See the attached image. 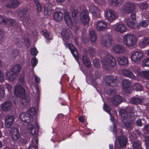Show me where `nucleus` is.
Returning a JSON list of instances; mask_svg holds the SVG:
<instances>
[{"instance_id":"1","label":"nucleus","mask_w":149,"mask_h":149,"mask_svg":"<svg viewBox=\"0 0 149 149\" xmlns=\"http://www.w3.org/2000/svg\"><path fill=\"white\" fill-rule=\"evenodd\" d=\"M14 93L16 96L21 98L22 104L26 107L30 101V97L29 95H26L25 89L20 85L15 88Z\"/></svg>"},{"instance_id":"2","label":"nucleus","mask_w":149,"mask_h":149,"mask_svg":"<svg viewBox=\"0 0 149 149\" xmlns=\"http://www.w3.org/2000/svg\"><path fill=\"white\" fill-rule=\"evenodd\" d=\"M27 128L32 135H35L33 136V139L31 140V144L30 145L28 149H37L38 139L37 135L39 129L35 125L31 124L28 125Z\"/></svg>"},{"instance_id":"3","label":"nucleus","mask_w":149,"mask_h":149,"mask_svg":"<svg viewBox=\"0 0 149 149\" xmlns=\"http://www.w3.org/2000/svg\"><path fill=\"white\" fill-rule=\"evenodd\" d=\"M119 114L123 118L122 120L125 128L128 130H131L133 127V122L131 120L127 117V113L126 111L121 109L119 112Z\"/></svg>"},{"instance_id":"4","label":"nucleus","mask_w":149,"mask_h":149,"mask_svg":"<svg viewBox=\"0 0 149 149\" xmlns=\"http://www.w3.org/2000/svg\"><path fill=\"white\" fill-rule=\"evenodd\" d=\"M102 63L106 69L113 68L117 65L115 58L111 55L107 56L105 58L102 59Z\"/></svg>"},{"instance_id":"5","label":"nucleus","mask_w":149,"mask_h":149,"mask_svg":"<svg viewBox=\"0 0 149 149\" xmlns=\"http://www.w3.org/2000/svg\"><path fill=\"white\" fill-rule=\"evenodd\" d=\"M116 140L118 141L119 143V145L116 144V141L115 142V149H123V148H125L127 142V137L122 135L116 137Z\"/></svg>"},{"instance_id":"6","label":"nucleus","mask_w":149,"mask_h":149,"mask_svg":"<svg viewBox=\"0 0 149 149\" xmlns=\"http://www.w3.org/2000/svg\"><path fill=\"white\" fill-rule=\"evenodd\" d=\"M123 42L127 46H132L136 43L135 39L132 35H125L123 37Z\"/></svg>"},{"instance_id":"7","label":"nucleus","mask_w":149,"mask_h":149,"mask_svg":"<svg viewBox=\"0 0 149 149\" xmlns=\"http://www.w3.org/2000/svg\"><path fill=\"white\" fill-rule=\"evenodd\" d=\"M105 16L107 19L110 22L117 18V15L114 10H104Z\"/></svg>"},{"instance_id":"8","label":"nucleus","mask_w":149,"mask_h":149,"mask_svg":"<svg viewBox=\"0 0 149 149\" xmlns=\"http://www.w3.org/2000/svg\"><path fill=\"white\" fill-rule=\"evenodd\" d=\"M143 56V53L141 52H136L133 53L131 56L132 61L136 64H139Z\"/></svg>"},{"instance_id":"9","label":"nucleus","mask_w":149,"mask_h":149,"mask_svg":"<svg viewBox=\"0 0 149 149\" xmlns=\"http://www.w3.org/2000/svg\"><path fill=\"white\" fill-rule=\"evenodd\" d=\"M18 13L20 17H22L24 21L27 24H29L31 22L29 15L27 14L28 10H18Z\"/></svg>"},{"instance_id":"10","label":"nucleus","mask_w":149,"mask_h":149,"mask_svg":"<svg viewBox=\"0 0 149 149\" xmlns=\"http://www.w3.org/2000/svg\"><path fill=\"white\" fill-rule=\"evenodd\" d=\"M105 81L107 85L111 87H115L118 84L116 78L111 76H107L105 79Z\"/></svg>"},{"instance_id":"11","label":"nucleus","mask_w":149,"mask_h":149,"mask_svg":"<svg viewBox=\"0 0 149 149\" xmlns=\"http://www.w3.org/2000/svg\"><path fill=\"white\" fill-rule=\"evenodd\" d=\"M19 118L22 122L27 123L32 122L33 120V117L27 112L21 113L19 115Z\"/></svg>"},{"instance_id":"12","label":"nucleus","mask_w":149,"mask_h":149,"mask_svg":"<svg viewBox=\"0 0 149 149\" xmlns=\"http://www.w3.org/2000/svg\"><path fill=\"white\" fill-rule=\"evenodd\" d=\"M131 81L128 79H124L122 83L123 88L126 92L130 93L132 91V87Z\"/></svg>"},{"instance_id":"13","label":"nucleus","mask_w":149,"mask_h":149,"mask_svg":"<svg viewBox=\"0 0 149 149\" xmlns=\"http://www.w3.org/2000/svg\"><path fill=\"white\" fill-rule=\"evenodd\" d=\"M89 13L86 10H83L80 14V18L82 23L84 24H87L89 22Z\"/></svg>"},{"instance_id":"14","label":"nucleus","mask_w":149,"mask_h":149,"mask_svg":"<svg viewBox=\"0 0 149 149\" xmlns=\"http://www.w3.org/2000/svg\"><path fill=\"white\" fill-rule=\"evenodd\" d=\"M68 46L75 59L77 61H78L79 60V56L77 49L71 43H69Z\"/></svg>"},{"instance_id":"15","label":"nucleus","mask_w":149,"mask_h":149,"mask_svg":"<svg viewBox=\"0 0 149 149\" xmlns=\"http://www.w3.org/2000/svg\"><path fill=\"white\" fill-rule=\"evenodd\" d=\"M112 41L111 36L107 34L102 38V43L104 46L109 47L112 45Z\"/></svg>"},{"instance_id":"16","label":"nucleus","mask_w":149,"mask_h":149,"mask_svg":"<svg viewBox=\"0 0 149 149\" xmlns=\"http://www.w3.org/2000/svg\"><path fill=\"white\" fill-rule=\"evenodd\" d=\"M15 119V117L13 115H8L7 116L5 119V125L7 128L10 127L13 124Z\"/></svg>"},{"instance_id":"17","label":"nucleus","mask_w":149,"mask_h":149,"mask_svg":"<svg viewBox=\"0 0 149 149\" xmlns=\"http://www.w3.org/2000/svg\"><path fill=\"white\" fill-rule=\"evenodd\" d=\"M13 106V104L11 102L7 101L2 104L1 108L3 111H8L12 109Z\"/></svg>"},{"instance_id":"18","label":"nucleus","mask_w":149,"mask_h":149,"mask_svg":"<svg viewBox=\"0 0 149 149\" xmlns=\"http://www.w3.org/2000/svg\"><path fill=\"white\" fill-rule=\"evenodd\" d=\"M123 97L119 95H115L111 98V101L115 106H117L122 102Z\"/></svg>"},{"instance_id":"19","label":"nucleus","mask_w":149,"mask_h":149,"mask_svg":"<svg viewBox=\"0 0 149 149\" xmlns=\"http://www.w3.org/2000/svg\"><path fill=\"white\" fill-rule=\"evenodd\" d=\"M61 35L64 39L67 40L70 38L72 36V34L70 31L68 29H63L62 30Z\"/></svg>"},{"instance_id":"20","label":"nucleus","mask_w":149,"mask_h":149,"mask_svg":"<svg viewBox=\"0 0 149 149\" xmlns=\"http://www.w3.org/2000/svg\"><path fill=\"white\" fill-rule=\"evenodd\" d=\"M130 139L131 140V143L132 144L133 149H143L141 146V144L140 141H137L136 139Z\"/></svg>"},{"instance_id":"21","label":"nucleus","mask_w":149,"mask_h":149,"mask_svg":"<svg viewBox=\"0 0 149 149\" xmlns=\"http://www.w3.org/2000/svg\"><path fill=\"white\" fill-rule=\"evenodd\" d=\"M107 27V22L103 21H100L98 22L97 24V29L100 31L105 30Z\"/></svg>"},{"instance_id":"22","label":"nucleus","mask_w":149,"mask_h":149,"mask_svg":"<svg viewBox=\"0 0 149 149\" xmlns=\"http://www.w3.org/2000/svg\"><path fill=\"white\" fill-rule=\"evenodd\" d=\"M63 16V13L61 12L57 11L54 13L53 18L54 20L57 22L62 20Z\"/></svg>"},{"instance_id":"23","label":"nucleus","mask_w":149,"mask_h":149,"mask_svg":"<svg viewBox=\"0 0 149 149\" xmlns=\"http://www.w3.org/2000/svg\"><path fill=\"white\" fill-rule=\"evenodd\" d=\"M137 6V4L134 3L127 2L124 4L123 9H135Z\"/></svg>"},{"instance_id":"24","label":"nucleus","mask_w":149,"mask_h":149,"mask_svg":"<svg viewBox=\"0 0 149 149\" xmlns=\"http://www.w3.org/2000/svg\"><path fill=\"white\" fill-rule=\"evenodd\" d=\"M127 26L131 28L137 29L139 26L138 24L135 23L134 20H132L130 18H129L127 20Z\"/></svg>"},{"instance_id":"25","label":"nucleus","mask_w":149,"mask_h":149,"mask_svg":"<svg viewBox=\"0 0 149 149\" xmlns=\"http://www.w3.org/2000/svg\"><path fill=\"white\" fill-rule=\"evenodd\" d=\"M41 33L49 41L52 40L53 38L52 34L46 29L42 30Z\"/></svg>"},{"instance_id":"26","label":"nucleus","mask_w":149,"mask_h":149,"mask_svg":"<svg viewBox=\"0 0 149 149\" xmlns=\"http://www.w3.org/2000/svg\"><path fill=\"white\" fill-rule=\"evenodd\" d=\"M122 73L123 75L130 78L133 79L135 78L134 75L132 72L127 69L123 70Z\"/></svg>"},{"instance_id":"27","label":"nucleus","mask_w":149,"mask_h":149,"mask_svg":"<svg viewBox=\"0 0 149 149\" xmlns=\"http://www.w3.org/2000/svg\"><path fill=\"white\" fill-rule=\"evenodd\" d=\"M113 50L115 53L117 54L123 53L125 52L124 48L120 45H117L114 46Z\"/></svg>"},{"instance_id":"28","label":"nucleus","mask_w":149,"mask_h":149,"mask_svg":"<svg viewBox=\"0 0 149 149\" xmlns=\"http://www.w3.org/2000/svg\"><path fill=\"white\" fill-rule=\"evenodd\" d=\"M6 21L5 24L8 27L13 26L16 22L15 19L9 17H6Z\"/></svg>"},{"instance_id":"29","label":"nucleus","mask_w":149,"mask_h":149,"mask_svg":"<svg viewBox=\"0 0 149 149\" xmlns=\"http://www.w3.org/2000/svg\"><path fill=\"white\" fill-rule=\"evenodd\" d=\"M139 47L142 48H143L146 46L149 45V38H145L142 41L139 42Z\"/></svg>"},{"instance_id":"30","label":"nucleus","mask_w":149,"mask_h":149,"mask_svg":"<svg viewBox=\"0 0 149 149\" xmlns=\"http://www.w3.org/2000/svg\"><path fill=\"white\" fill-rule=\"evenodd\" d=\"M118 63L122 65H126L128 63V61L127 58L124 56L119 57L117 59Z\"/></svg>"},{"instance_id":"31","label":"nucleus","mask_w":149,"mask_h":149,"mask_svg":"<svg viewBox=\"0 0 149 149\" xmlns=\"http://www.w3.org/2000/svg\"><path fill=\"white\" fill-rule=\"evenodd\" d=\"M116 30L118 32L120 33H123L125 32L127 30L126 26L123 24H119L116 27Z\"/></svg>"},{"instance_id":"32","label":"nucleus","mask_w":149,"mask_h":149,"mask_svg":"<svg viewBox=\"0 0 149 149\" xmlns=\"http://www.w3.org/2000/svg\"><path fill=\"white\" fill-rule=\"evenodd\" d=\"M19 4V2L17 0H12L6 6L8 8H15Z\"/></svg>"},{"instance_id":"33","label":"nucleus","mask_w":149,"mask_h":149,"mask_svg":"<svg viewBox=\"0 0 149 149\" xmlns=\"http://www.w3.org/2000/svg\"><path fill=\"white\" fill-rule=\"evenodd\" d=\"M17 76L11 71L7 72L6 74V77L9 81H13Z\"/></svg>"},{"instance_id":"34","label":"nucleus","mask_w":149,"mask_h":149,"mask_svg":"<svg viewBox=\"0 0 149 149\" xmlns=\"http://www.w3.org/2000/svg\"><path fill=\"white\" fill-rule=\"evenodd\" d=\"M21 70V67L19 64H17L14 66L12 68L11 72L18 75L20 73Z\"/></svg>"},{"instance_id":"35","label":"nucleus","mask_w":149,"mask_h":149,"mask_svg":"<svg viewBox=\"0 0 149 149\" xmlns=\"http://www.w3.org/2000/svg\"><path fill=\"white\" fill-rule=\"evenodd\" d=\"M143 100V99L141 98L133 97L131 98V102L133 104L137 105L140 104Z\"/></svg>"},{"instance_id":"36","label":"nucleus","mask_w":149,"mask_h":149,"mask_svg":"<svg viewBox=\"0 0 149 149\" xmlns=\"http://www.w3.org/2000/svg\"><path fill=\"white\" fill-rule=\"evenodd\" d=\"M132 70L134 72L140 77H141L143 71L141 70L140 68L137 66H135L133 67Z\"/></svg>"},{"instance_id":"37","label":"nucleus","mask_w":149,"mask_h":149,"mask_svg":"<svg viewBox=\"0 0 149 149\" xmlns=\"http://www.w3.org/2000/svg\"><path fill=\"white\" fill-rule=\"evenodd\" d=\"M111 132L113 133V134L115 137H117V125H116L115 122L113 123V125L111 126Z\"/></svg>"},{"instance_id":"38","label":"nucleus","mask_w":149,"mask_h":149,"mask_svg":"<svg viewBox=\"0 0 149 149\" xmlns=\"http://www.w3.org/2000/svg\"><path fill=\"white\" fill-rule=\"evenodd\" d=\"M90 40L93 42H95L97 40V35L95 31L93 30H91L89 32Z\"/></svg>"},{"instance_id":"39","label":"nucleus","mask_w":149,"mask_h":149,"mask_svg":"<svg viewBox=\"0 0 149 149\" xmlns=\"http://www.w3.org/2000/svg\"><path fill=\"white\" fill-rule=\"evenodd\" d=\"M82 60L84 64L87 67H89L91 65L89 59L85 55L82 56Z\"/></svg>"},{"instance_id":"40","label":"nucleus","mask_w":149,"mask_h":149,"mask_svg":"<svg viewBox=\"0 0 149 149\" xmlns=\"http://www.w3.org/2000/svg\"><path fill=\"white\" fill-rule=\"evenodd\" d=\"M126 10L125 12H127V13H131V19L134 21H135L136 20V15L135 12H134L135 10Z\"/></svg>"},{"instance_id":"41","label":"nucleus","mask_w":149,"mask_h":149,"mask_svg":"<svg viewBox=\"0 0 149 149\" xmlns=\"http://www.w3.org/2000/svg\"><path fill=\"white\" fill-rule=\"evenodd\" d=\"M137 6H138L141 9H146L148 7V3L146 2L137 4Z\"/></svg>"},{"instance_id":"42","label":"nucleus","mask_w":149,"mask_h":149,"mask_svg":"<svg viewBox=\"0 0 149 149\" xmlns=\"http://www.w3.org/2000/svg\"><path fill=\"white\" fill-rule=\"evenodd\" d=\"M92 14L94 17L99 18L101 17L100 10H93Z\"/></svg>"},{"instance_id":"43","label":"nucleus","mask_w":149,"mask_h":149,"mask_svg":"<svg viewBox=\"0 0 149 149\" xmlns=\"http://www.w3.org/2000/svg\"><path fill=\"white\" fill-rule=\"evenodd\" d=\"M149 22H148L146 20H143L141 21L138 24L139 26L137 29H139L140 26L143 27H146L148 25Z\"/></svg>"},{"instance_id":"44","label":"nucleus","mask_w":149,"mask_h":149,"mask_svg":"<svg viewBox=\"0 0 149 149\" xmlns=\"http://www.w3.org/2000/svg\"><path fill=\"white\" fill-rule=\"evenodd\" d=\"M20 136V134L19 133H17V134L16 133L15 134H14V133L10 134V137L14 141L17 140Z\"/></svg>"},{"instance_id":"45","label":"nucleus","mask_w":149,"mask_h":149,"mask_svg":"<svg viewBox=\"0 0 149 149\" xmlns=\"http://www.w3.org/2000/svg\"><path fill=\"white\" fill-rule=\"evenodd\" d=\"M65 22L66 24L69 26L72 25V20L70 16L67 17V18H64Z\"/></svg>"},{"instance_id":"46","label":"nucleus","mask_w":149,"mask_h":149,"mask_svg":"<svg viewBox=\"0 0 149 149\" xmlns=\"http://www.w3.org/2000/svg\"><path fill=\"white\" fill-rule=\"evenodd\" d=\"M27 112L29 114V115H31L32 117H33V116L36 113V111L35 108L32 107L30 108Z\"/></svg>"},{"instance_id":"47","label":"nucleus","mask_w":149,"mask_h":149,"mask_svg":"<svg viewBox=\"0 0 149 149\" xmlns=\"http://www.w3.org/2000/svg\"><path fill=\"white\" fill-rule=\"evenodd\" d=\"M104 110L108 113L109 114L111 111V107L107 104L104 103Z\"/></svg>"},{"instance_id":"48","label":"nucleus","mask_w":149,"mask_h":149,"mask_svg":"<svg viewBox=\"0 0 149 149\" xmlns=\"http://www.w3.org/2000/svg\"><path fill=\"white\" fill-rule=\"evenodd\" d=\"M88 53L90 55L93 56L95 54V50L93 46H91L88 48Z\"/></svg>"},{"instance_id":"49","label":"nucleus","mask_w":149,"mask_h":149,"mask_svg":"<svg viewBox=\"0 0 149 149\" xmlns=\"http://www.w3.org/2000/svg\"><path fill=\"white\" fill-rule=\"evenodd\" d=\"M31 63L32 67L34 68L37 65L38 63L37 59L36 56L32 58L31 59Z\"/></svg>"},{"instance_id":"50","label":"nucleus","mask_w":149,"mask_h":149,"mask_svg":"<svg viewBox=\"0 0 149 149\" xmlns=\"http://www.w3.org/2000/svg\"><path fill=\"white\" fill-rule=\"evenodd\" d=\"M30 53L31 55L33 56H35V57L36 56L38 53V51L36 47L34 48H32L31 49Z\"/></svg>"},{"instance_id":"51","label":"nucleus","mask_w":149,"mask_h":149,"mask_svg":"<svg viewBox=\"0 0 149 149\" xmlns=\"http://www.w3.org/2000/svg\"><path fill=\"white\" fill-rule=\"evenodd\" d=\"M142 64L144 66H149V57L144 59L142 61Z\"/></svg>"},{"instance_id":"52","label":"nucleus","mask_w":149,"mask_h":149,"mask_svg":"<svg viewBox=\"0 0 149 149\" xmlns=\"http://www.w3.org/2000/svg\"><path fill=\"white\" fill-rule=\"evenodd\" d=\"M141 77H144L149 79V71H143Z\"/></svg>"},{"instance_id":"53","label":"nucleus","mask_w":149,"mask_h":149,"mask_svg":"<svg viewBox=\"0 0 149 149\" xmlns=\"http://www.w3.org/2000/svg\"><path fill=\"white\" fill-rule=\"evenodd\" d=\"M19 54V52L18 50L17 49H14L12 54V56L13 57L15 58Z\"/></svg>"},{"instance_id":"54","label":"nucleus","mask_w":149,"mask_h":149,"mask_svg":"<svg viewBox=\"0 0 149 149\" xmlns=\"http://www.w3.org/2000/svg\"><path fill=\"white\" fill-rule=\"evenodd\" d=\"M24 77H20L18 80L19 83L22 85H24Z\"/></svg>"},{"instance_id":"55","label":"nucleus","mask_w":149,"mask_h":149,"mask_svg":"<svg viewBox=\"0 0 149 149\" xmlns=\"http://www.w3.org/2000/svg\"><path fill=\"white\" fill-rule=\"evenodd\" d=\"M145 142L147 149H149V136H146L145 138Z\"/></svg>"},{"instance_id":"56","label":"nucleus","mask_w":149,"mask_h":149,"mask_svg":"<svg viewBox=\"0 0 149 149\" xmlns=\"http://www.w3.org/2000/svg\"><path fill=\"white\" fill-rule=\"evenodd\" d=\"M52 10H44V14L45 15L49 16L51 14Z\"/></svg>"},{"instance_id":"57","label":"nucleus","mask_w":149,"mask_h":149,"mask_svg":"<svg viewBox=\"0 0 149 149\" xmlns=\"http://www.w3.org/2000/svg\"><path fill=\"white\" fill-rule=\"evenodd\" d=\"M72 16L73 18L76 17L78 13V10H73Z\"/></svg>"},{"instance_id":"58","label":"nucleus","mask_w":149,"mask_h":149,"mask_svg":"<svg viewBox=\"0 0 149 149\" xmlns=\"http://www.w3.org/2000/svg\"><path fill=\"white\" fill-rule=\"evenodd\" d=\"M18 129L17 128L15 127H13L11 128L10 130V134H11L15 133L16 132L18 131Z\"/></svg>"},{"instance_id":"59","label":"nucleus","mask_w":149,"mask_h":149,"mask_svg":"<svg viewBox=\"0 0 149 149\" xmlns=\"http://www.w3.org/2000/svg\"><path fill=\"white\" fill-rule=\"evenodd\" d=\"M35 3L37 8V9H42V7L40 3L38 1H35Z\"/></svg>"},{"instance_id":"60","label":"nucleus","mask_w":149,"mask_h":149,"mask_svg":"<svg viewBox=\"0 0 149 149\" xmlns=\"http://www.w3.org/2000/svg\"><path fill=\"white\" fill-rule=\"evenodd\" d=\"M89 9H97L98 8L93 3H91L88 5Z\"/></svg>"},{"instance_id":"61","label":"nucleus","mask_w":149,"mask_h":149,"mask_svg":"<svg viewBox=\"0 0 149 149\" xmlns=\"http://www.w3.org/2000/svg\"><path fill=\"white\" fill-rule=\"evenodd\" d=\"M6 17L0 16V23H5L6 22Z\"/></svg>"},{"instance_id":"62","label":"nucleus","mask_w":149,"mask_h":149,"mask_svg":"<svg viewBox=\"0 0 149 149\" xmlns=\"http://www.w3.org/2000/svg\"><path fill=\"white\" fill-rule=\"evenodd\" d=\"M59 102L63 106H65L67 105V103L63 98H59Z\"/></svg>"},{"instance_id":"63","label":"nucleus","mask_w":149,"mask_h":149,"mask_svg":"<svg viewBox=\"0 0 149 149\" xmlns=\"http://www.w3.org/2000/svg\"><path fill=\"white\" fill-rule=\"evenodd\" d=\"M120 1V0H111V2L112 5L116 6L119 4Z\"/></svg>"},{"instance_id":"64","label":"nucleus","mask_w":149,"mask_h":149,"mask_svg":"<svg viewBox=\"0 0 149 149\" xmlns=\"http://www.w3.org/2000/svg\"><path fill=\"white\" fill-rule=\"evenodd\" d=\"M97 4H103L105 2V0H94Z\"/></svg>"}]
</instances>
